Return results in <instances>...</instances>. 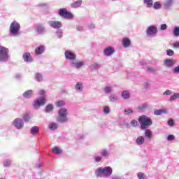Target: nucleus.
<instances>
[{
	"instance_id": "72a5a7b5",
	"label": "nucleus",
	"mask_w": 179,
	"mask_h": 179,
	"mask_svg": "<svg viewBox=\"0 0 179 179\" xmlns=\"http://www.w3.org/2000/svg\"><path fill=\"white\" fill-rule=\"evenodd\" d=\"M172 33L174 37H179V27L178 26L174 27L172 31Z\"/></svg>"
},
{
	"instance_id": "5fc2aeb1",
	"label": "nucleus",
	"mask_w": 179,
	"mask_h": 179,
	"mask_svg": "<svg viewBox=\"0 0 179 179\" xmlns=\"http://www.w3.org/2000/svg\"><path fill=\"white\" fill-rule=\"evenodd\" d=\"M90 30H92L93 29H96V25L94 23H90L87 26Z\"/></svg>"
},
{
	"instance_id": "c9c22d12",
	"label": "nucleus",
	"mask_w": 179,
	"mask_h": 179,
	"mask_svg": "<svg viewBox=\"0 0 179 179\" xmlns=\"http://www.w3.org/2000/svg\"><path fill=\"white\" fill-rule=\"evenodd\" d=\"M54 110V106L52 103H49L45 107V111L47 113H50Z\"/></svg>"
},
{
	"instance_id": "f704fd0d",
	"label": "nucleus",
	"mask_w": 179,
	"mask_h": 179,
	"mask_svg": "<svg viewBox=\"0 0 179 179\" xmlns=\"http://www.w3.org/2000/svg\"><path fill=\"white\" fill-rule=\"evenodd\" d=\"M55 36L57 38H62V37H64V32L62 31V29H57L55 32Z\"/></svg>"
},
{
	"instance_id": "4d7b16f0",
	"label": "nucleus",
	"mask_w": 179,
	"mask_h": 179,
	"mask_svg": "<svg viewBox=\"0 0 179 179\" xmlns=\"http://www.w3.org/2000/svg\"><path fill=\"white\" fill-rule=\"evenodd\" d=\"M76 30L78 31H83V30H84L83 26H82V25H76Z\"/></svg>"
},
{
	"instance_id": "f8f14e48",
	"label": "nucleus",
	"mask_w": 179,
	"mask_h": 179,
	"mask_svg": "<svg viewBox=\"0 0 179 179\" xmlns=\"http://www.w3.org/2000/svg\"><path fill=\"white\" fill-rule=\"evenodd\" d=\"M22 59L27 62V64H31V62H34V59H33V57H31V54L30 52H24L22 55Z\"/></svg>"
},
{
	"instance_id": "603ef678",
	"label": "nucleus",
	"mask_w": 179,
	"mask_h": 179,
	"mask_svg": "<svg viewBox=\"0 0 179 179\" xmlns=\"http://www.w3.org/2000/svg\"><path fill=\"white\" fill-rule=\"evenodd\" d=\"M171 94H173V92L171 90H167L163 93L164 96H171Z\"/></svg>"
},
{
	"instance_id": "79ce46f5",
	"label": "nucleus",
	"mask_w": 179,
	"mask_h": 179,
	"mask_svg": "<svg viewBox=\"0 0 179 179\" xmlns=\"http://www.w3.org/2000/svg\"><path fill=\"white\" fill-rule=\"evenodd\" d=\"M56 107H63L65 106V102L64 101H57L55 102Z\"/></svg>"
},
{
	"instance_id": "de8ad7c7",
	"label": "nucleus",
	"mask_w": 179,
	"mask_h": 179,
	"mask_svg": "<svg viewBox=\"0 0 179 179\" xmlns=\"http://www.w3.org/2000/svg\"><path fill=\"white\" fill-rule=\"evenodd\" d=\"M166 55H168L169 57H173V55H174V51L171 49L167 50Z\"/></svg>"
},
{
	"instance_id": "49530a36",
	"label": "nucleus",
	"mask_w": 179,
	"mask_h": 179,
	"mask_svg": "<svg viewBox=\"0 0 179 179\" xmlns=\"http://www.w3.org/2000/svg\"><path fill=\"white\" fill-rule=\"evenodd\" d=\"M143 87L144 89H150V81H145L144 83H143Z\"/></svg>"
},
{
	"instance_id": "4c0bfd02",
	"label": "nucleus",
	"mask_w": 179,
	"mask_h": 179,
	"mask_svg": "<svg viewBox=\"0 0 179 179\" xmlns=\"http://www.w3.org/2000/svg\"><path fill=\"white\" fill-rule=\"evenodd\" d=\"M12 164V161L11 159H6L3 161V167H9Z\"/></svg>"
},
{
	"instance_id": "6e6552de",
	"label": "nucleus",
	"mask_w": 179,
	"mask_h": 179,
	"mask_svg": "<svg viewBox=\"0 0 179 179\" xmlns=\"http://www.w3.org/2000/svg\"><path fill=\"white\" fill-rule=\"evenodd\" d=\"M58 14L64 19H73V14L69 12L66 8H60L58 11Z\"/></svg>"
},
{
	"instance_id": "9d476101",
	"label": "nucleus",
	"mask_w": 179,
	"mask_h": 179,
	"mask_svg": "<svg viewBox=\"0 0 179 179\" xmlns=\"http://www.w3.org/2000/svg\"><path fill=\"white\" fill-rule=\"evenodd\" d=\"M157 27L152 25L148 27L145 33L147 36H148V37H154V36H156V34H157Z\"/></svg>"
},
{
	"instance_id": "423d86ee",
	"label": "nucleus",
	"mask_w": 179,
	"mask_h": 179,
	"mask_svg": "<svg viewBox=\"0 0 179 179\" xmlns=\"http://www.w3.org/2000/svg\"><path fill=\"white\" fill-rule=\"evenodd\" d=\"M68 109L66 108H61L58 111V117L57 122H60V124H64L65 122H68Z\"/></svg>"
},
{
	"instance_id": "a19ab883",
	"label": "nucleus",
	"mask_w": 179,
	"mask_h": 179,
	"mask_svg": "<svg viewBox=\"0 0 179 179\" xmlns=\"http://www.w3.org/2000/svg\"><path fill=\"white\" fill-rule=\"evenodd\" d=\"M164 113H166V110L163 109H159V110H155L154 114L155 115H162V114Z\"/></svg>"
},
{
	"instance_id": "0e129e2a",
	"label": "nucleus",
	"mask_w": 179,
	"mask_h": 179,
	"mask_svg": "<svg viewBox=\"0 0 179 179\" xmlns=\"http://www.w3.org/2000/svg\"><path fill=\"white\" fill-rule=\"evenodd\" d=\"M39 6H47V4L43 3H40Z\"/></svg>"
},
{
	"instance_id": "a878e982",
	"label": "nucleus",
	"mask_w": 179,
	"mask_h": 179,
	"mask_svg": "<svg viewBox=\"0 0 179 179\" xmlns=\"http://www.w3.org/2000/svg\"><path fill=\"white\" fill-rule=\"evenodd\" d=\"M52 153H55V155H62V149L57 146H55L53 148H52Z\"/></svg>"
},
{
	"instance_id": "2f4dec72",
	"label": "nucleus",
	"mask_w": 179,
	"mask_h": 179,
	"mask_svg": "<svg viewBox=\"0 0 179 179\" xmlns=\"http://www.w3.org/2000/svg\"><path fill=\"white\" fill-rule=\"evenodd\" d=\"M146 72H148V73H157V70L155 67H150L148 66L145 69Z\"/></svg>"
},
{
	"instance_id": "393cba45",
	"label": "nucleus",
	"mask_w": 179,
	"mask_h": 179,
	"mask_svg": "<svg viewBox=\"0 0 179 179\" xmlns=\"http://www.w3.org/2000/svg\"><path fill=\"white\" fill-rule=\"evenodd\" d=\"M34 79L36 82H43L44 78L43 77V74L41 73H36L34 75Z\"/></svg>"
},
{
	"instance_id": "13d9d810",
	"label": "nucleus",
	"mask_w": 179,
	"mask_h": 179,
	"mask_svg": "<svg viewBox=\"0 0 179 179\" xmlns=\"http://www.w3.org/2000/svg\"><path fill=\"white\" fill-rule=\"evenodd\" d=\"M168 125H169V127H173V125H174V120L173 119H170L168 121Z\"/></svg>"
},
{
	"instance_id": "ea45409f",
	"label": "nucleus",
	"mask_w": 179,
	"mask_h": 179,
	"mask_svg": "<svg viewBox=\"0 0 179 179\" xmlns=\"http://www.w3.org/2000/svg\"><path fill=\"white\" fill-rule=\"evenodd\" d=\"M146 108H148V103H143L138 106V110H140V111H145Z\"/></svg>"
},
{
	"instance_id": "aec40b11",
	"label": "nucleus",
	"mask_w": 179,
	"mask_h": 179,
	"mask_svg": "<svg viewBox=\"0 0 179 179\" xmlns=\"http://www.w3.org/2000/svg\"><path fill=\"white\" fill-rule=\"evenodd\" d=\"M152 8L155 10H159L163 8V4L161 1H155L154 3H152Z\"/></svg>"
},
{
	"instance_id": "39448f33",
	"label": "nucleus",
	"mask_w": 179,
	"mask_h": 179,
	"mask_svg": "<svg viewBox=\"0 0 179 179\" xmlns=\"http://www.w3.org/2000/svg\"><path fill=\"white\" fill-rule=\"evenodd\" d=\"M138 122L140 123L141 129H148V128H149L153 124L152 118L146 115L140 116L138 117Z\"/></svg>"
},
{
	"instance_id": "bb28decb",
	"label": "nucleus",
	"mask_w": 179,
	"mask_h": 179,
	"mask_svg": "<svg viewBox=\"0 0 179 179\" xmlns=\"http://www.w3.org/2000/svg\"><path fill=\"white\" fill-rule=\"evenodd\" d=\"M145 137L146 139H148V141H150L152 139V133L149 129H145V133H144Z\"/></svg>"
},
{
	"instance_id": "7c9ffc66",
	"label": "nucleus",
	"mask_w": 179,
	"mask_h": 179,
	"mask_svg": "<svg viewBox=\"0 0 179 179\" xmlns=\"http://www.w3.org/2000/svg\"><path fill=\"white\" fill-rule=\"evenodd\" d=\"M48 128L50 131H56V129H58V123L51 122L49 124Z\"/></svg>"
},
{
	"instance_id": "5701e85b",
	"label": "nucleus",
	"mask_w": 179,
	"mask_h": 179,
	"mask_svg": "<svg viewBox=\"0 0 179 179\" xmlns=\"http://www.w3.org/2000/svg\"><path fill=\"white\" fill-rule=\"evenodd\" d=\"M75 89L76 90V92H78V93H80L81 92H83V83H77L76 86H75Z\"/></svg>"
},
{
	"instance_id": "f3484780",
	"label": "nucleus",
	"mask_w": 179,
	"mask_h": 179,
	"mask_svg": "<svg viewBox=\"0 0 179 179\" xmlns=\"http://www.w3.org/2000/svg\"><path fill=\"white\" fill-rule=\"evenodd\" d=\"M48 23L52 29H57L58 30L62 27V23L59 21H48Z\"/></svg>"
},
{
	"instance_id": "680f3d73",
	"label": "nucleus",
	"mask_w": 179,
	"mask_h": 179,
	"mask_svg": "<svg viewBox=\"0 0 179 179\" xmlns=\"http://www.w3.org/2000/svg\"><path fill=\"white\" fill-rule=\"evenodd\" d=\"M167 29V24H162L161 25V30H166Z\"/></svg>"
},
{
	"instance_id": "09e8293b",
	"label": "nucleus",
	"mask_w": 179,
	"mask_h": 179,
	"mask_svg": "<svg viewBox=\"0 0 179 179\" xmlns=\"http://www.w3.org/2000/svg\"><path fill=\"white\" fill-rule=\"evenodd\" d=\"M92 69H94L95 71L100 68V66L97 63H94L91 65Z\"/></svg>"
},
{
	"instance_id": "052dcab7",
	"label": "nucleus",
	"mask_w": 179,
	"mask_h": 179,
	"mask_svg": "<svg viewBox=\"0 0 179 179\" xmlns=\"http://www.w3.org/2000/svg\"><path fill=\"white\" fill-rule=\"evenodd\" d=\"M15 79H17L18 80L22 79V75L20 73H17L15 75Z\"/></svg>"
},
{
	"instance_id": "412c9836",
	"label": "nucleus",
	"mask_w": 179,
	"mask_h": 179,
	"mask_svg": "<svg viewBox=\"0 0 179 179\" xmlns=\"http://www.w3.org/2000/svg\"><path fill=\"white\" fill-rule=\"evenodd\" d=\"M33 90H29L27 91H25L23 93L22 96L24 99H31V97H33Z\"/></svg>"
},
{
	"instance_id": "f257e3e1",
	"label": "nucleus",
	"mask_w": 179,
	"mask_h": 179,
	"mask_svg": "<svg viewBox=\"0 0 179 179\" xmlns=\"http://www.w3.org/2000/svg\"><path fill=\"white\" fill-rule=\"evenodd\" d=\"M64 57L66 59L71 61L70 66L74 69H82L85 66V63L84 61L76 60V54L72 52L71 50H65Z\"/></svg>"
},
{
	"instance_id": "7ed1b4c3",
	"label": "nucleus",
	"mask_w": 179,
	"mask_h": 179,
	"mask_svg": "<svg viewBox=\"0 0 179 179\" xmlns=\"http://www.w3.org/2000/svg\"><path fill=\"white\" fill-rule=\"evenodd\" d=\"M110 159V151L107 148H103L101 150L99 155H95L93 157L94 163H103L106 160Z\"/></svg>"
},
{
	"instance_id": "cd10ccee",
	"label": "nucleus",
	"mask_w": 179,
	"mask_h": 179,
	"mask_svg": "<svg viewBox=\"0 0 179 179\" xmlns=\"http://www.w3.org/2000/svg\"><path fill=\"white\" fill-rule=\"evenodd\" d=\"M110 103H117L118 101V96L115 94H112L109 96Z\"/></svg>"
},
{
	"instance_id": "c756f323",
	"label": "nucleus",
	"mask_w": 179,
	"mask_h": 179,
	"mask_svg": "<svg viewBox=\"0 0 179 179\" xmlns=\"http://www.w3.org/2000/svg\"><path fill=\"white\" fill-rule=\"evenodd\" d=\"M122 97L124 99V100H128V99L131 97V94L127 90L122 91Z\"/></svg>"
},
{
	"instance_id": "a211bd4d",
	"label": "nucleus",
	"mask_w": 179,
	"mask_h": 179,
	"mask_svg": "<svg viewBox=\"0 0 179 179\" xmlns=\"http://www.w3.org/2000/svg\"><path fill=\"white\" fill-rule=\"evenodd\" d=\"M44 51H45V45H40L35 49V54L36 55H41V54H44Z\"/></svg>"
},
{
	"instance_id": "e433bc0d",
	"label": "nucleus",
	"mask_w": 179,
	"mask_h": 179,
	"mask_svg": "<svg viewBox=\"0 0 179 179\" xmlns=\"http://www.w3.org/2000/svg\"><path fill=\"white\" fill-rule=\"evenodd\" d=\"M144 3H145L147 8L153 7V0H143Z\"/></svg>"
},
{
	"instance_id": "4468645a",
	"label": "nucleus",
	"mask_w": 179,
	"mask_h": 179,
	"mask_svg": "<svg viewBox=\"0 0 179 179\" xmlns=\"http://www.w3.org/2000/svg\"><path fill=\"white\" fill-rule=\"evenodd\" d=\"M176 63L177 60L176 59H166L164 61V66L166 68H173Z\"/></svg>"
},
{
	"instance_id": "dca6fc26",
	"label": "nucleus",
	"mask_w": 179,
	"mask_h": 179,
	"mask_svg": "<svg viewBox=\"0 0 179 179\" xmlns=\"http://www.w3.org/2000/svg\"><path fill=\"white\" fill-rule=\"evenodd\" d=\"M115 52V49L112 46H108L103 50V55L106 57H111Z\"/></svg>"
},
{
	"instance_id": "3c124183",
	"label": "nucleus",
	"mask_w": 179,
	"mask_h": 179,
	"mask_svg": "<svg viewBox=\"0 0 179 179\" xmlns=\"http://www.w3.org/2000/svg\"><path fill=\"white\" fill-rule=\"evenodd\" d=\"M103 113L104 114H110V107L108 106H104L103 107Z\"/></svg>"
},
{
	"instance_id": "20e7f679",
	"label": "nucleus",
	"mask_w": 179,
	"mask_h": 179,
	"mask_svg": "<svg viewBox=\"0 0 179 179\" xmlns=\"http://www.w3.org/2000/svg\"><path fill=\"white\" fill-rule=\"evenodd\" d=\"M10 60L9 55V49L6 47L0 45V62L1 64H6Z\"/></svg>"
},
{
	"instance_id": "e2e57ef3",
	"label": "nucleus",
	"mask_w": 179,
	"mask_h": 179,
	"mask_svg": "<svg viewBox=\"0 0 179 179\" xmlns=\"http://www.w3.org/2000/svg\"><path fill=\"white\" fill-rule=\"evenodd\" d=\"M39 94H41V96H44V94H45V91H44L43 90H40Z\"/></svg>"
},
{
	"instance_id": "69168bd1",
	"label": "nucleus",
	"mask_w": 179,
	"mask_h": 179,
	"mask_svg": "<svg viewBox=\"0 0 179 179\" xmlns=\"http://www.w3.org/2000/svg\"><path fill=\"white\" fill-rule=\"evenodd\" d=\"M141 65H146V63H145V62H141Z\"/></svg>"
},
{
	"instance_id": "b1692460",
	"label": "nucleus",
	"mask_w": 179,
	"mask_h": 179,
	"mask_svg": "<svg viewBox=\"0 0 179 179\" xmlns=\"http://www.w3.org/2000/svg\"><path fill=\"white\" fill-rule=\"evenodd\" d=\"M83 2V1H82V0H79V1H75V2H73V3H72L71 4V6L73 9H76V8H80V6H82Z\"/></svg>"
},
{
	"instance_id": "8fccbe9b",
	"label": "nucleus",
	"mask_w": 179,
	"mask_h": 179,
	"mask_svg": "<svg viewBox=\"0 0 179 179\" xmlns=\"http://www.w3.org/2000/svg\"><path fill=\"white\" fill-rule=\"evenodd\" d=\"M176 139V136L173 134H169L167 136V141H169V142L171 141H174Z\"/></svg>"
},
{
	"instance_id": "c03bdc74",
	"label": "nucleus",
	"mask_w": 179,
	"mask_h": 179,
	"mask_svg": "<svg viewBox=\"0 0 179 179\" xmlns=\"http://www.w3.org/2000/svg\"><path fill=\"white\" fill-rule=\"evenodd\" d=\"M134 113V110L132 108H127L124 110V115H129V114H132Z\"/></svg>"
},
{
	"instance_id": "bf43d9fd",
	"label": "nucleus",
	"mask_w": 179,
	"mask_h": 179,
	"mask_svg": "<svg viewBox=\"0 0 179 179\" xmlns=\"http://www.w3.org/2000/svg\"><path fill=\"white\" fill-rule=\"evenodd\" d=\"M173 48H179V41H176L173 43Z\"/></svg>"
},
{
	"instance_id": "473e14b6",
	"label": "nucleus",
	"mask_w": 179,
	"mask_h": 179,
	"mask_svg": "<svg viewBox=\"0 0 179 179\" xmlns=\"http://www.w3.org/2000/svg\"><path fill=\"white\" fill-rule=\"evenodd\" d=\"M103 92L106 94H110L113 93V87L106 86L103 89Z\"/></svg>"
},
{
	"instance_id": "1a4fd4ad",
	"label": "nucleus",
	"mask_w": 179,
	"mask_h": 179,
	"mask_svg": "<svg viewBox=\"0 0 179 179\" xmlns=\"http://www.w3.org/2000/svg\"><path fill=\"white\" fill-rule=\"evenodd\" d=\"M12 125L15 129H23L24 122L23 121V119L17 117L12 122Z\"/></svg>"
},
{
	"instance_id": "58836bf2",
	"label": "nucleus",
	"mask_w": 179,
	"mask_h": 179,
	"mask_svg": "<svg viewBox=\"0 0 179 179\" xmlns=\"http://www.w3.org/2000/svg\"><path fill=\"white\" fill-rule=\"evenodd\" d=\"M178 99H179V93H174L171 96L169 100L170 101H173L174 100H177Z\"/></svg>"
},
{
	"instance_id": "338daca9",
	"label": "nucleus",
	"mask_w": 179,
	"mask_h": 179,
	"mask_svg": "<svg viewBox=\"0 0 179 179\" xmlns=\"http://www.w3.org/2000/svg\"><path fill=\"white\" fill-rule=\"evenodd\" d=\"M38 169H41V164L38 165Z\"/></svg>"
},
{
	"instance_id": "9b49d317",
	"label": "nucleus",
	"mask_w": 179,
	"mask_h": 179,
	"mask_svg": "<svg viewBox=\"0 0 179 179\" xmlns=\"http://www.w3.org/2000/svg\"><path fill=\"white\" fill-rule=\"evenodd\" d=\"M36 32L39 36H44L45 33H47V29H45V26L43 24H39L36 26L35 29Z\"/></svg>"
},
{
	"instance_id": "2eb2a0df",
	"label": "nucleus",
	"mask_w": 179,
	"mask_h": 179,
	"mask_svg": "<svg viewBox=\"0 0 179 179\" xmlns=\"http://www.w3.org/2000/svg\"><path fill=\"white\" fill-rule=\"evenodd\" d=\"M44 104H45V98H44V96H41L34 101V107L35 108H38L40 106H44Z\"/></svg>"
},
{
	"instance_id": "0eeeda50",
	"label": "nucleus",
	"mask_w": 179,
	"mask_h": 179,
	"mask_svg": "<svg viewBox=\"0 0 179 179\" xmlns=\"http://www.w3.org/2000/svg\"><path fill=\"white\" fill-rule=\"evenodd\" d=\"M19 31H20V24L17 21H13L9 27L10 36L16 37L19 35Z\"/></svg>"
},
{
	"instance_id": "6e6d98bb",
	"label": "nucleus",
	"mask_w": 179,
	"mask_h": 179,
	"mask_svg": "<svg viewBox=\"0 0 179 179\" xmlns=\"http://www.w3.org/2000/svg\"><path fill=\"white\" fill-rule=\"evenodd\" d=\"M138 178H139V179H146V177L145 176V174H143V173H138Z\"/></svg>"
},
{
	"instance_id": "c85d7f7f",
	"label": "nucleus",
	"mask_w": 179,
	"mask_h": 179,
	"mask_svg": "<svg viewBox=\"0 0 179 179\" xmlns=\"http://www.w3.org/2000/svg\"><path fill=\"white\" fill-rule=\"evenodd\" d=\"M40 132V128L37 126H34L30 129L31 135H36V134H38Z\"/></svg>"
},
{
	"instance_id": "6ab92c4d",
	"label": "nucleus",
	"mask_w": 179,
	"mask_h": 179,
	"mask_svg": "<svg viewBox=\"0 0 179 179\" xmlns=\"http://www.w3.org/2000/svg\"><path fill=\"white\" fill-rule=\"evenodd\" d=\"M122 46L124 48H129L131 47V40L128 38H124L122 41Z\"/></svg>"
},
{
	"instance_id": "4be33fe9",
	"label": "nucleus",
	"mask_w": 179,
	"mask_h": 179,
	"mask_svg": "<svg viewBox=\"0 0 179 179\" xmlns=\"http://www.w3.org/2000/svg\"><path fill=\"white\" fill-rule=\"evenodd\" d=\"M136 143L138 146H141L145 143V138L143 136L137 137L136 139Z\"/></svg>"
},
{
	"instance_id": "37998d69",
	"label": "nucleus",
	"mask_w": 179,
	"mask_h": 179,
	"mask_svg": "<svg viewBox=\"0 0 179 179\" xmlns=\"http://www.w3.org/2000/svg\"><path fill=\"white\" fill-rule=\"evenodd\" d=\"M131 127H133V128H136V127H138V125H139V123L138 122V121L136 120H132L130 122Z\"/></svg>"
},
{
	"instance_id": "ddd939ff",
	"label": "nucleus",
	"mask_w": 179,
	"mask_h": 179,
	"mask_svg": "<svg viewBox=\"0 0 179 179\" xmlns=\"http://www.w3.org/2000/svg\"><path fill=\"white\" fill-rule=\"evenodd\" d=\"M173 3L174 0H165L162 3V6L165 10H170L173 7Z\"/></svg>"
},
{
	"instance_id": "a18cd8bd",
	"label": "nucleus",
	"mask_w": 179,
	"mask_h": 179,
	"mask_svg": "<svg viewBox=\"0 0 179 179\" xmlns=\"http://www.w3.org/2000/svg\"><path fill=\"white\" fill-rule=\"evenodd\" d=\"M30 115L29 114H25L24 116H23V120L25 122H29V121H30Z\"/></svg>"
},
{
	"instance_id": "864d4df0",
	"label": "nucleus",
	"mask_w": 179,
	"mask_h": 179,
	"mask_svg": "<svg viewBox=\"0 0 179 179\" xmlns=\"http://www.w3.org/2000/svg\"><path fill=\"white\" fill-rule=\"evenodd\" d=\"M173 73H179V65L172 69Z\"/></svg>"
},
{
	"instance_id": "774afa93",
	"label": "nucleus",
	"mask_w": 179,
	"mask_h": 179,
	"mask_svg": "<svg viewBox=\"0 0 179 179\" xmlns=\"http://www.w3.org/2000/svg\"><path fill=\"white\" fill-rule=\"evenodd\" d=\"M112 1H116V0H112Z\"/></svg>"
},
{
	"instance_id": "f03ea898",
	"label": "nucleus",
	"mask_w": 179,
	"mask_h": 179,
	"mask_svg": "<svg viewBox=\"0 0 179 179\" xmlns=\"http://www.w3.org/2000/svg\"><path fill=\"white\" fill-rule=\"evenodd\" d=\"M94 174L98 178H108L113 176L111 166L99 167L94 170Z\"/></svg>"
}]
</instances>
